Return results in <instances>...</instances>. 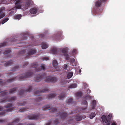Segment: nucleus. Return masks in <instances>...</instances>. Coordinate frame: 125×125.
Wrapping results in <instances>:
<instances>
[{
  "mask_svg": "<svg viewBox=\"0 0 125 125\" xmlns=\"http://www.w3.org/2000/svg\"><path fill=\"white\" fill-rule=\"evenodd\" d=\"M6 90L2 92L0 96L4 98L0 100V103H3L7 102H11L14 101L16 99V97L15 96L9 98L7 95L8 94V92H6ZM1 92V89H0V93Z\"/></svg>",
  "mask_w": 125,
  "mask_h": 125,
  "instance_id": "1",
  "label": "nucleus"
},
{
  "mask_svg": "<svg viewBox=\"0 0 125 125\" xmlns=\"http://www.w3.org/2000/svg\"><path fill=\"white\" fill-rule=\"evenodd\" d=\"M31 67L33 68H34L35 72H38L42 69L44 70H45V66L44 64H42L39 66L37 62L31 64Z\"/></svg>",
  "mask_w": 125,
  "mask_h": 125,
  "instance_id": "2",
  "label": "nucleus"
},
{
  "mask_svg": "<svg viewBox=\"0 0 125 125\" xmlns=\"http://www.w3.org/2000/svg\"><path fill=\"white\" fill-rule=\"evenodd\" d=\"M112 116L111 114H109L107 117L105 115H103L101 118L103 123L106 125H109L111 123V120Z\"/></svg>",
  "mask_w": 125,
  "mask_h": 125,
  "instance_id": "3",
  "label": "nucleus"
},
{
  "mask_svg": "<svg viewBox=\"0 0 125 125\" xmlns=\"http://www.w3.org/2000/svg\"><path fill=\"white\" fill-rule=\"evenodd\" d=\"M33 72L32 71H30L28 73H25L24 75L21 76L19 78V79L20 81L24 80L25 78L30 77L33 74Z\"/></svg>",
  "mask_w": 125,
  "mask_h": 125,
  "instance_id": "4",
  "label": "nucleus"
},
{
  "mask_svg": "<svg viewBox=\"0 0 125 125\" xmlns=\"http://www.w3.org/2000/svg\"><path fill=\"white\" fill-rule=\"evenodd\" d=\"M32 88L31 86H29L28 87V89L25 91L23 89H21L19 91V94L20 95V97H23L25 95L26 93L30 92L32 90Z\"/></svg>",
  "mask_w": 125,
  "mask_h": 125,
  "instance_id": "5",
  "label": "nucleus"
},
{
  "mask_svg": "<svg viewBox=\"0 0 125 125\" xmlns=\"http://www.w3.org/2000/svg\"><path fill=\"white\" fill-rule=\"evenodd\" d=\"M42 109L44 111L51 110L50 112L52 113L56 112L57 111V109L56 108H51L50 105H48L44 106L43 107Z\"/></svg>",
  "mask_w": 125,
  "mask_h": 125,
  "instance_id": "6",
  "label": "nucleus"
},
{
  "mask_svg": "<svg viewBox=\"0 0 125 125\" xmlns=\"http://www.w3.org/2000/svg\"><path fill=\"white\" fill-rule=\"evenodd\" d=\"M40 115L39 114L29 115L28 116V118L29 119H36L40 118Z\"/></svg>",
  "mask_w": 125,
  "mask_h": 125,
  "instance_id": "7",
  "label": "nucleus"
},
{
  "mask_svg": "<svg viewBox=\"0 0 125 125\" xmlns=\"http://www.w3.org/2000/svg\"><path fill=\"white\" fill-rule=\"evenodd\" d=\"M57 80L56 78L54 77H48L46 78L45 81L46 82L54 83Z\"/></svg>",
  "mask_w": 125,
  "mask_h": 125,
  "instance_id": "8",
  "label": "nucleus"
},
{
  "mask_svg": "<svg viewBox=\"0 0 125 125\" xmlns=\"http://www.w3.org/2000/svg\"><path fill=\"white\" fill-rule=\"evenodd\" d=\"M58 115H56V116H59L62 119H65L67 117V113L65 112L61 111L58 113Z\"/></svg>",
  "mask_w": 125,
  "mask_h": 125,
  "instance_id": "9",
  "label": "nucleus"
},
{
  "mask_svg": "<svg viewBox=\"0 0 125 125\" xmlns=\"http://www.w3.org/2000/svg\"><path fill=\"white\" fill-rule=\"evenodd\" d=\"M106 0H98L96 1L95 3V6L97 7H100L103 3L105 2Z\"/></svg>",
  "mask_w": 125,
  "mask_h": 125,
  "instance_id": "10",
  "label": "nucleus"
},
{
  "mask_svg": "<svg viewBox=\"0 0 125 125\" xmlns=\"http://www.w3.org/2000/svg\"><path fill=\"white\" fill-rule=\"evenodd\" d=\"M13 106V105L11 103H9L5 106V107L7 108L6 110V111L8 112H11L13 109L12 108H10Z\"/></svg>",
  "mask_w": 125,
  "mask_h": 125,
  "instance_id": "11",
  "label": "nucleus"
},
{
  "mask_svg": "<svg viewBox=\"0 0 125 125\" xmlns=\"http://www.w3.org/2000/svg\"><path fill=\"white\" fill-rule=\"evenodd\" d=\"M36 52V50L35 49H32L28 53H27L25 55V58H29V56L32 55L35 53Z\"/></svg>",
  "mask_w": 125,
  "mask_h": 125,
  "instance_id": "12",
  "label": "nucleus"
},
{
  "mask_svg": "<svg viewBox=\"0 0 125 125\" xmlns=\"http://www.w3.org/2000/svg\"><path fill=\"white\" fill-rule=\"evenodd\" d=\"M52 64L53 66L54 67L53 68H52V69L53 70V71H58V69L56 68V66L58 65L57 62L55 60H54L52 62Z\"/></svg>",
  "mask_w": 125,
  "mask_h": 125,
  "instance_id": "13",
  "label": "nucleus"
},
{
  "mask_svg": "<svg viewBox=\"0 0 125 125\" xmlns=\"http://www.w3.org/2000/svg\"><path fill=\"white\" fill-rule=\"evenodd\" d=\"M11 52V50H6L5 52H2V51H0V54L2 52L5 55V56L7 57V58H9L10 56V53Z\"/></svg>",
  "mask_w": 125,
  "mask_h": 125,
  "instance_id": "14",
  "label": "nucleus"
},
{
  "mask_svg": "<svg viewBox=\"0 0 125 125\" xmlns=\"http://www.w3.org/2000/svg\"><path fill=\"white\" fill-rule=\"evenodd\" d=\"M5 9V7H2L0 8V19L2 18L5 15V14L3 10Z\"/></svg>",
  "mask_w": 125,
  "mask_h": 125,
  "instance_id": "15",
  "label": "nucleus"
},
{
  "mask_svg": "<svg viewBox=\"0 0 125 125\" xmlns=\"http://www.w3.org/2000/svg\"><path fill=\"white\" fill-rule=\"evenodd\" d=\"M63 91L62 93L60 94L58 96V97L60 100H62L64 99L66 97V93L64 91Z\"/></svg>",
  "mask_w": 125,
  "mask_h": 125,
  "instance_id": "16",
  "label": "nucleus"
},
{
  "mask_svg": "<svg viewBox=\"0 0 125 125\" xmlns=\"http://www.w3.org/2000/svg\"><path fill=\"white\" fill-rule=\"evenodd\" d=\"M44 77L43 76V75H38L37 77L35 79V81L36 82H39L42 80Z\"/></svg>",
  "mask_w": 125,
  "mask_h": 125,
  "instance_id": "17",
  "label": "nucleus"
},
{
  "mask_svg": "<svg viewBox=\"0 0 125 125\" xmlns=\"http://www.w3.org/2000/svg\"><path fill=\"white\" fill-rule=\"evenodd\" d=\"M48 91V88H46L42 90L39 91H37L34 92V94H39L40 93H43L44 92H46Z\"/></svg>",
  "mask_w": 125,
  "mask_h": 125,
  "instance_id": "18",
  "label": "nucleus"
},
{
  "mask_svg": "<svg viewBox=\"0 0 125 125\" xmlns=\"http://www.w3.org/2000/svg\"><path fill=\"white\" fill-rule=\"evenodd\" d=\"M38 9L36 8H33L30 10V11L31 13L32 14H36L37 12Z\"/></svg>",
  "mask_w": 125,
  "mask_h": 125,
  "instance_id": "19",
  "label": "nucleus"
},
{
  "mask_svg": "<svg viewBox=\"0 0 125 125\" xmlns=\"http://www.w3.org/2000/svg\"><path fill=\"white\" fill-rule=\"evenodd\" d=\"M83 117L80 115H78L75 116L74 119L76 121H80L82 120Z\"/></svg>",
  "mask_w": 125,
  "mask_h": 125,
  "instance_id": "20",
  "label": "nucleus"
},
{
  "mask_svg": "<svg viewBox=\"0 0 125 125\" xmlns=\"http://www.w3.org/2000/svg\"><path fill=\"white\" fill-rule=\"evenodd\" d=\"M15 78H12L8 79L6 82L3 83L2 84L3 85L5 84H6V83H10L12 82L15 80Z\"/></svg>",
  "mask_w": 125,
  "mask_h": 125,
  "instance_id": "21",
  "label": "nucleus"
},
{
  "mask_svg": "<svg viewBox=\"0 0 125 125\" xmlns=\"http://www.w3.org/2000/svg\"><path fill=\"white\" fill-rule=\"evenodd\" d=\"M31 3L30 1H28L25 3V6L24 8L25 9H27L30 6V3Z\"/></svg>",
  "mask_w": 125,
  "mask_h": 125,
  "instance_id": "22",
  "label": "nucleus"
},
{
  "mask_svg": "<svg viewBox=\"0 0 125 125\" xmlns=\"http://www.w3.org/2000/svg\"><path fill=\"white\" fill-rule=\"evenodd\" d=\"M56 94L54 93L51 94L47 96V98L48 99H51L54 97L56 95Z\"/></svg>",
  "mask_w": 125,
  "mask_h": 125,
  "instance_id": "23",
  "label": "nucleus"
},
{
  "mask_svg": "<svg viewBox=\"0 0 125 125\" xmlns=\"http://www.w3.org/2000/svg\"><path fill=\"white\" fill-rule=\"evenodd\" d=\"M82 103L83 104H84L85 105V107L83 108H82L81 109V110H85L86 108V107L87 105H88V103L87 102L86 100H83V101L82 102Z\"/></svg>",
  "mask_w": 125,
  "mask_h": 125,
  "instance_id": "24",
  "label": "nucleus"
},
{
  "mask_svg": "<svg viewBox=\"0 0 125 125\" xmlns=\"http://www.w3.org/2000/svg\"><path fill=\"white\" fill-rule=\"evenodd\" d=\"M17 89V88H14L10 90L9 91V93L10 94H12L15 93L16 92V90Z\"/></svg>",
  "mask_w": 125,
  "mask_h": 125,
  "instance_id": "25",
  "label": "nucleus"
},
{
  "mask_svg": "<svg viewBox=\"0 0 125 125\" xmlns=\"http://www.w3.org/2000/svg\"><path fill=\"white\" fill-rule=\"evenodd\" d=\"M20 121L19 119L17 118L13 122L10 123L8 124V125H13L15 123H17Z\"/></svg>",
  "mask_w": 125,
  "mask_h": 125,
  "instance_id": "26",
  "label": "nucleus"
},
{
  "mask_svg": "<svg viewBox=\"0 0 125 125\" xmlns=\"http://www.w3.org/2000/svg\"><path fill=\"white\" fill-rule=\"evenodd\" d=\"M77 86V84L76 83L72 84L69 86V88H76Z\"/></svg>",
  "mask_w": 125,
  "mask_h": 125,
  "instance_id": "27",
  "label": "nucleus"
},
{
  "mask_svg": "<svg viewBox=\"0 0 125 125\" xmlns=\"http://www.w3.org/2000/svg\"><path fill=\"white\" fill-rule=\"evenodd\" d=\"M12 63V61H10L5 63L4 64V65L5 66L7 67L10 66Z\"/></svg>",
  "mask_w": 125,
  "mask_h": 125,
  "instance_id": "28",
  "label": "nucleus"
},
{
  "mask_svg": "<svg viewBox=\"0 0 125 125\" xmlns=\"http://www.w3.org/2000/svg\"><path fill=\"white\" fill-rule=\"evenodd\" d=\"M52 52L53 54H55L58 52V49L55 47H53L52 50Z\"/></svg>",
  "mask_w": 125,
  "mask_h": 125,
  "instance_id": "29",
  "label": "nucleus"
},
{
  "mask_svg": "<svg viewBox=\"0 0 125 125\" xmlns=\"http://www.w3.org/2000/svg\"><path fill=\"white\" fill-rule=\"evenodd\" d=\"M42 49H45L47 48L48 45L45 43H42Z\"/></svg>",
  "mask_w": 125,
  "mask_h": 125,
  "instance_id": "30",
  "label": "nucleus"
},
{
  "mask_svg": "<svg viewBox=\"0 0 125 125\" xmlns=\"http://www.w3.org/2000/svg\"><path fill=\"white\" fill-rule=\"evenodd\" d=\"M82 93L81 92L77 93L76 94V96L77 97H80L82 96Z\"/></svg>",
  "mask_w": 125,
  "mask_h": 125,
  "instance_id": "31",
  "label": "nucleus"
},
{
  "mask_svg": "<svg viewBox=\"0 0 125 125\" xmlns=\"http://www.w3.org/2000/svg\"><path fill=\"white\" fill-rule=\"evenodd\" d=\"M96 101L95 100H93L92 102V107L93 109H94L95 106L96 104Z\"/></svg>",
  "mask_w": 125,
  "mask_h": 125,
  "instance_id": "32",
  "label": "nucleus"
},
{
  "mask_svg": "<svg viewBox=\"0 0 125 125\" xmlns=\"http://www.w3.org/2000/svg\"><path fill=\"white\" fill-rule=\"evenodd\" d=\"M21 15L19 14L15 16L14 17L15 19H17L19 20L21 19Z\"/></svg>",
  "mask_w": 125,
  "mask_h": 125,
  "instance_id": "33",
  "label": "nucleus"
},
{
  "mask_svg": "<svg viewBox=\"0 0 125 125\" xmlns=\"http://www.w3.org/2000/svg\"><path fill=\"white\" fill-rule=\"evenodd\" d=\"M26 104V102L25 101H23L22 102H20L18 104L19 106H23L24 105Z\"/></svg>",
  "mask_w": 125,
  "mask_h": 125,
  "instance_id": "34",
  "label": "nucleus"
},
{
  "mask_svg": "<svg viewBox=\"0 0 125 125\" xmlns=\"http://www.w3.org/2000/svg\"><path fill=\"white\" fill-rule=\"evenodd\" d=\"M73 75V73L72 72H71L68 73L67 75L68 78L69 79L71 78L72 76Z\"/></svg>",
  "mask_w": 125,
  "mask_h": 125,
  "instance_id": "35",
  "label": "nucleus"
},
{
  "mask_svg": "<svg viewBox=\"0 0 125 125\" xmlns=\"http://www.w3.org/2000/svg\"><path fill=\"white\" fill-rule=\"evenodd\" d=\"M75 60L74 58H71L69 60V61L70 62V63L72 64V65L73 66L74 64H73V63L74 62Z\"/></svg>",
  "mask_w": 125,
  "mask_h": 125,
  "instance_id": "36",
  "label": "nucleus"
},
{
  "mask_svg": "<svg viewBox=\"0 0 125 125\" xmlns=\"http://www.w3.org/2000/svg\"><path fill=\"white\" fill-rule=\"evenodd\" d=\"M42 97L40 96H39L35 100V101L36 102H38L42 100Z\"/></svg>",
  "mask_w": 125,
  "mask_h": 125,
  "instance_id": "37",
  "label": "nucleus"
},
{
  "mask_svg": "<svg viewBox=\"0 0 125 125\" xmlns=\"http://www.w3.org/2000/svg\"><path fill=\"white\" fill-rule=\"evenodd\" d=\"M73 99L72 98H70L67 101V103L68 104H72L73 102Z\"/></svg>",
  "mask_w": 125,
  "mask_h": 125,
  "instance_id": "38",
  "label": "nucleus"
},
{
  "mask_svg": "<svg viewBox=\"0 0 125 125\" xmlns=\"http://www.w3.org/2000/svg\"><path fill=\"white\" fill-rule=\"evenodd\" d=\"M95 116V113H92L90 115V118L91 119H93Z\"/></svg>",
  "mask_w": 125,
  "mask_h": 125,
  "instance_id": "39",
  "label": "nucleus"
},
{
  "mask_svg": "<svg viewBox=\"0 0 125 125\" xmlns=\"http://www.w3.org/2000/svg\"><path fill=\"white\" fill-rule=\"evenodd\" d=\"M9 20V18H4L2 21L1 24H2L7 22Z\"/></svg>",
  "mask_w": 125,
  "mask_h": 125,
  "instance_id": "40",
  "label": "nucleus"
},
{
  "mask_svg": "<svg viewBox=\"0 0 125 125\" xmlns=\"http://www.w3.org/2000/svg\"><path fill=\"white\" fill-rule=\"evenodd\" d=\"M19 68V66H16L13 67L11 71H14L18 70Z\"/></svg>",
  "mask_w": 125,
  "mask_h": 125,
  "instance_id": "41",
  "label": "nucleus"
},
{
  "mask_svg": "<svg viewBox=\"0 0 125 125\" xmlns=\"http://www.w3.org/2000/svg\"><path fill=\"white\" fill-rule=\"evenodd\" d=\"M62 52L64 53V55L65 54H66L67 52V49L66 48H63L62 50Z\"/></svg>",
  "mask_w": 125,
  "mask_h": 125,
  "instance_id": "42",
  "label": "nucleus"
},
{
  "mask_svg": "<svg viewBox=\"0 0 125 125\" xmlns=\"http://www.w3.org/2000/svg\"><path fill=\"white\" fill-rule=\"evenodd\" d=\"M59 122V121L58 119H56L54 121L53 124L54 125H57Z\"/></svg>",
  "mask_w": 125,
  "mask_h": 125,
  "instance_id": "43",
  "label": "nucleus"
},
{
  "mask_svg": "<svg viewBox=\"0 0 125 125\" xmlns=\"http://www.w3.org/2000/svg\"><path fill=\"white\" fill-rule=\"evenodd\" d=\"M27 110L26 108H22L20 109L19 111L20 112H23Z\"/></svg>",
  "mask_w": 125,
  "mask_h": 125,
  "instance_id": "44",
  "label": "nucleus"
},
{
  "mask_svg": "<svg viewBox=\"0 0 125 125\" xmlns=\"http://www.w3.org/2000/svg\"><path fill=\"white\" fill-rule=\"evenodd\" d=\"M64 56L66 60H68L69 59V56L68 54H65Z\"/></svg>",
  "mask_w": 125,
  "mask_h": 125,
  "instance_id": "45",
  "label": "nucleus"
},
{
  "mask_svg": "<svg viewBox=\"0 0 125 125\" xmlns=\"http://www.w3.org/2000/svg\"><path fill=\"white\" fill-rule=\"evenodd\" d=\"M6 43L5 42L0 44V48L6 45Z\"/></svg>",
  "mask_w": 125,
  "mask_h": 125,
  "instance_id": "46",
  "label": "nucleus"
},
{
  "mask_svg": "<svg viewBox=\"0 0 125 125\" xmlns=\"http://www.w3.org/2000/svg\"><path fill=\"white\" fill-rule=\"evenodd\" d=\"M61 35V34H59V35H55V37L54 38L55 40H57L60 37Z\"/></svg>",
  "mask_w": 125,
  "mask_h": 125,
  "instance_id": "47",
  "label": "nucleus"
},
{
  "mask_svg": "<svg viewBox=\"0 0 125 125\" xmlns=\"http://www.w3.org/2000/svg\"><path fill=\"white\" fill-rule=\"evenodd\" d=\"M91 98V96L89 95H88L86 96L85 97V99L86 100L90 99Z\"/></svg>",
  "mask_w": 125,
  "mask_h": 125,
  "instance_id": "48",
  "label": "nucleus"
},
{
  "mask_svg": "<svg viewBox=\"0 0 125 125\" xmlns=\"http://www.w3.org/2000/svg\"><path fill=\"white\" fill-rule=\"evenodd\" d=\"M16 8L17 9H20L22 7V6L20 5H16Z\"/></svg>",
  "mask_w": 125,
  "mask_h": 125,
  "instance_id": "49",
  "label": "nucleus"
},
{
  "mask_svg": "<svg viewBox=\"0 0 125 125\" xmlns=\"http://www.w3.org/2000/svg\"><path fill=\"white\" fill-rule=\"evenodd\" d=\"M21 0H17L15 3V5H17V4H20L21 2Z\"/></svg>",
  "mask_w": 125,
  "mask_h": 125,
  "instance_id": "50",
  "label": "nucleus"
},
{
  "mask_svg": "<svg viewBox=\"0 0 125 125\" xmlns=\"http://www.w3.org/2000/svg\"><path fill=\"white\" fill-rule=\"evenodd\" d=\"M42 60H49V58L48 57H45L42 58Z\"/></svg>",
  "mask_w": 125,
  "mask_h": 125,
  "instance_id": "51",
  "label": "nucleus"
},
{
  "mask_svg": "<svg viewBox=\"0 0 125 125\" xmlns=\"http://www.w3.org/2000/svg\"><path fill=\"white\" fill-rule=\"evenodd\" d=\"M77 50L76 49H74L73 51L72 52L73 54H76L77 52Z\"/></svg>",
  "mask_w": 125,
  "mask_h": 125,
  "instance_id": "52",
  "label": "nucleus"
},
{
  "mask_svg": "<svg viewBox=\"0 0 125 125\" xmlns=\"http://www.w3.org/2000/svg\"><path fill=\"white\" fill-rule=\"evenodd\" d=\"M23 38L21 40H25L27 39V36H26L23 35Z\"/></svg>",
  "mask_w": 125,
  "mask_h": 125,
  "instance_id": "53",
  "label": "nucleus"
},
{
  "mask_svg": "<svg viewBox=\"0 0 125 125\" xmlns=\"http://www.w3.org/2000/svg\"><path fill=\"white\" fill-rule=\"evenodd\" d=\"M28 62H25L23 64V67H24L26 66L27 65H28Z\"/></svg>",
  "mask_w": 125,
  "mask_h": 125,
  "instance_id": "54",
  "label": "nucleus"
},
{
  "mask_svg": "<svg viewBox=\"0 0 125 125\" xmlns=\"http://www.w3.org/2000/svg\"><path fill=\"white\" fill-rule=\"evenodd\" d=\"M63 68L65 70H66L67 69V64H64L63 65Z\"/></svg>",
  "mask_w": 125,
  "mask_h": 125,
  "instance_id": "55",
  "label": "nucleus"
},
{
  "mask_svg": "<svg viewBox=\"0 0 125 125\" xmlns=\"http://www.w3.org/2000/svg\"><path fill=\"white\" fill-rule=\"evenodd\" d=\"M5 114V113L4 112H2L0 113V116H1L2 115H4Z\"/></svg>",
  "mask_w": 125,
  "mask_h": 125,
  "instance_id": "56",
  "label": "nucleus"
},
{
  "mask_svg": "<svg viewBox=\"0 0 125 125\" xmlns=\"http://www.w3.org/2000/svg\"><path fill=\"white\" fill-rule=\"evenodd\" d=\"M6 121V120L5 119H0V123L4 122Z\"/></svg>",
  "mask_w": 125,
  "mask_h": 125,
  "instance_id": "57",
  "label": "nucleus"
},
{
  "mask_svg": "<svg viewBox=\"0 0 125 125\" xmlns=\"http://www.w3.org/2000/svg\"><path fill=\"white\" fill-rule=\"evenodd\" d=\"M14 13V11H10V15H13Z\"/></svg>",
  "mask_w": 125,
  "mask_h": 125,
  "instance_id": "58",
  "label": "nucleus"
},
{
  "mask_svg": "<svg viewBox=\"0 0 125 125\" xmlns=\"http://www.w3.org/2000/svg\"><path fill=\"white\" fill-rule=\"evenodd\" d=\"M111 125H117L116 122H113Z\"/></svg>",
  "mask_w": 125,
  "mask_h": 125,
  "instance_id": "59",
  "label": "nucleus"
},
{
  "mask_svg": "<svg viewBox=\"0 0 125 125\" xmlns=\"http://www.w3.org/2000/svg\"><path fill=\"white\" fill-rule=\"evenodd\" d=\"M87 94H89L91 92V90H89V89H88L87 90Z\"/></svg>",
  "mask_w": 125,
  "mask_h": 125,
  "instance_id": "60",
  "label": "nucleus"
},
{
  "mask_svg": "<svg viewBox=\"0 0 125 125\" xmlns=\"http://www.w3.org/2000/svg\"><path fill=\"white\" fill-rule=\"evenodd\" d=\"M51 121H50V122L49 123H47L46 125H50L51 124Z\"/></svg>",
  "mask_w": 125,
  "mask_h": 125,
  "instance_id": "61",
  "label": "nucleus"
},
{
  "mask_svg": "<svg viewBox=\"0 0 125 125\" xmlns=\"http://www.w3.org/2000/svg\"><path fill=\"white\" fill-rule=\"evenodd\" d=\"M3 109V107L2 106H0V111H2Z\"/></svg>",
  "mask_w": 125,
  "mask_h": 125,
  "instance_id": "62",
  "label": "nucleus"
},
{
  "mask_svg": "<svg viewBox=\"0 0 125 125\" xmlns=\"http://www.w3.org/2000/svg\"><path fill=\"white\" fill-rule=\"evenodd\" d=\"M3 82V81L1 79H0V84H1V83H2Z\"/></svg>",
  "mask_w": 125,
  "mask_h": 125,
  "instance_id": "63",
  "label": "nucleus"
},
{
  "mask_svg": "<svg viewBox=\"0 0 125 125\" xmlns=\"http://www.w3.org/2000/svg\"><path fill=\"white\" fill-rule=\"evenodd\" d=\"M17 39H14L13 41V42H16V41H17Z\"/></svg>",
  "mask_w": 125,
  "mask_h": 125,
  "instance_id": "64",
  "label": "nucleus"
}]
</instances>
